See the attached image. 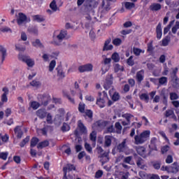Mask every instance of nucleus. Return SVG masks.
<instances>
[{
  "label": "nucleus",
  "instance_id": "nucleus-32",
  "mask_svg": "<svg viewBox=\"0 0 179 179\" xmlns=\"http://www.w3.org/2000/svg\"><path fill=\"white\" fill-rule=\"evenodd\" d=\"M115 72H122L124 71V66L120 65L119 64H115L113 65Z\"/></svg>",
  "mask_w": 179,
  "mask_h": 179
},
{
  "label": "nucleus",
  "instance_id": "nucleus-28",
  "mask_svg": "<svg viewBox=\"0 0 179 179\" xmlns=\"http://www.w3.org/2000/svg\"><path fill=\"white\" fill-rule=\"evenodd\" d=\"M33 20H34V22H44L45 20V18H44V17L41 16V15H34L33 17Z\"/></svg>",
  "mask_w": 179,
  "mask_h": 179
},
{
  "label": "nucleus",
  "instance_id": "nucleus-37",
  "mask_svg": "<svg viewBox=\"0 0 179 179\" xmlns=\"http://www.w3.org/2000/svg\"><path fill=\"white\" fill-rule=\"evenodd\" d=\"M152 167L155 169V170H160V167L162 166V162H159V161H155L153 162L152 163Z\"/></svg>",
  "mask_w": 179,
  "mask_h": 179
},
{
  "label": "nucleus",
  "instance_id": "nucleus-58",
  "mask_svg": "<svg viewBox=\"0 0 179 179\" xmlns=\"http://www.w3.org/2000/svg\"><path fill=\"white\" fill-rule=\"evenodd\" d=\"M133 52L135 55H141V52H143V51L138 48H133Z\"/></svg>",
  "mask_w": 179,
  "mask_h": 179
},
{
  "label": "nucleus",
  "instance_id": "nucleus-50",
  "mask_svg": "<svg viewBox=\"0 0 179 179\" xmlns=\"http://www.w3.org/2000/svg\"><path fill=\"white\" fill-rule=\"evenodd\" d=\"M101 162L102 164H104L106 162H108V153L103 154L101 157Z\"/></svg>",
  "mask_w": 179,
  "mask_h": 179
},
{
  "label": "nucleus",
  "instance_id": "nucleus-1",
  "mask_svg": "<svg viewBox=\"0 0 179 179\" xmlns=\"http://www.w3.org/2000/svg\"><path fill=\"white\" fill-rule=\"evenodd\" d=\"M150 138V131L145 130L141 134L136 135L134 136V143L135 145H143L146 141Z\"/></svg>",
  "mask_w": 179,
  "mask_h": 179
},
{
  "label": "nucleus",
  "instance_id": "nucleus-22",
  "mask_svg": "<svg viewBox=\"0 0 179 179\" xmlns=\"http://www.w3.org/2000/svg\"><path fill=\"white\" fill-rule=\"evenodd\" d=\"M119 152H124L127 149V139H124L123 141L117 145Z\"/></svg>",
  "mask_w": 179,
  "mask_h": 179
},
{
  "label": "nucleus",
  "instance_id": "nucleus-49",
  "mask_svg": "<svg viewBox=\"0 0 179 179\" xmlns=\"http://www.w3.org/2000/svg\"><path fill=\"white\" fill-rule=\"evenodd\" d=\"M113 44L114 45H116L117 47H118L120 44H122V40H121L118 38H116L113 40Z\"/></svg>",
  "mask_w": 179,
  "mask_h": 179
},
{
  "label": "nucleus",
  "instance_id": "nucleus-41",
  "mask_svg": "<svg viewBox=\"0 0 179 179\" xmlns=\"http://www.w3.org/2000/svg\"><path fill=\"white\" fill-rule=\"evenodd\" d=\"M173 24H174V21H171L169 24L164 29V34H167L169 31H170V29H171Z\"/></svg>",
  "mask_w": 179,
  "mask_h": 179
},
{
  "label": "nucleus",
  "instance_id": "nucleus-63",
  "mask_svg": "<svg viewBox=\"0 0 179 179\" xmlns=\"http://www.w3.org/2000/svg\"><path fill=\"white\" fill-rule=\"evenodd\" d=\"M78 110L80 113H85V103H80Z\"/></svg>",
  "mask_w": 179,
  "mask_h": 179
},
{
  "label": "nucleus",
  "instance_id": "nucleus-64",
  "mask_svg": "<svg viewBox=\"0 0 179 179\" xmlns=\"http://www.w3.org/2000/svg\"><path fill=\"white\" fill-rule=\"evenodd\" d=\"M136 164H137L138 167H140V169H143V159H139L137 161Z\"/></svg>",
  "mask_w": 179,
  "mask_h": 179
},
{
  "label": "nucleus",
  "instance_id": "nucleus-38",
  "mask_svg": "<svg viewBox=\"0 0 179 179\" xmlns=\"http://www.w3.org/2000/svg\"><path fill=\"white\" fill-rule=\"evenodd\" d=\"M111 59L114 62H120V55L117 52H114L111 56Z\"/></svg>",
  "mask_w": 179,
  "mask_h": 179
},
{
  "label": "nucleus",
  "instance_id": "nucleus-31",
  "mask_svg": "<svg viewBox=\"0 0 179 179\" xmlns=\"http://www.w3.org/2000/svg\"><path fill=\"white\" fill-rule=\"evenodd\" d=\"M96 138H97V134L96 133L95 131H93L90 134V139L92 141V142H94V146H96Z\"/></svg>",
  "mask_w": 179,
  "mask_h": 179
},
{
  "label": "nucleus",
  "instance_id": "nucleus-34",
  "mask_svg": "<svg viewBox=\"0 0 179 179\" xmlns=\"http://www.w3.org/2000/svg\"><path fill=\"white\" fill-rule=\"evenodd\" d=\"M124 5L125 8L128 9L129 10H130V9L135 8V3L132 2L126 1L124 3Z\"/></svg>",
  "mask_w": 179,
  "mask_h": 179
},
{
  "label": "nucleus",
  "instance_id": "nucleus-20",
  "mask_svg": "<svg viewBox=\"0 0 179 179\" xmlns=\"http://www.w3.org/2000/svg\"><path fill=\"white\" fill-rule=\"evenodd\" d=\"M37 116L43 120V118H45L47 117V112L45 111V109H39L36 111Z\"/></svg>",
  "mask_w": 179,
  "mask_h": 179
},
{
  "label": "nucleus",
  "instance_id": "nucleus-36",
  "mask_svg": "<svg viewBox=\"0 0 179 179\" xmlns=\"http://www.w3.org/2000/svg\"><path fill=\"white\" fill-rule=\"evenodd\" d=\"M78 128H80V130L81 132H83L84 134H86L87 132V130L86 129V127L82 123V121H78Z\"/></svg>",
  "mask_w": 179,
  "mask_h": 179
},
{
  "label": "nucleus",
  "instance_id": "nucleus-44",
  "mask_svg": "<svg viewBox=\"0 0 179 179\" xmlns=\"http://www.w3.org/2000/svg\"><path fill=\"white\" fill-rule=\"evenodd\" d=\"M29 57V56H26L22 54H19V55H18V59L20 61H22V62H26Z\"/></svg>",
  "mask_w": 179,
  "mask_h": 179
},
{
  "label": "nucleus",
  "instance_id": "nucleus-40",
  "mask_svg": "<svg viewBox=\"0 0 179 179\" xmlns=\"http://www.w3.org/2000/svg\"><path fill=\"white\" fill-rule=\"evenodd\" d=\"M25 64H27V66L31 68L34 66V59L29 57L28 59H27V62H25Z\"/></svg>",
  "mask_w": 179,
  "mask_h": 179
},
{
  "label": "nucleus",
  "instance_id": "nucleus-17",
  "mask_svg": "<svg viewBox=\"0 0 179 179\" xmlns=\"http://www.w3.org/2000/svg\"><path fill=\"white\" fill-rule=\"evenodd\" d=\"M165 117H170L171 118H173V120H175V121H177V117L174 114L173 110H171V109L167 110L165 112Z\"/></svg>",
  "mask_w": 179,
  "mask_h": 179
},
{
  "label": "nucleus",
  "instance_id": "nucleus-47",
  "mask_svg": "<svg viewBox=\"0 0 179 179\" xmlns=\"http://www.w3.org/2000/svg\"><path fill=\"white\" fill-rule=\"evenodd\" d=\"M122 118H124V120H126V121L131 122V119L134 116L129 113H125V114L122 115Z\"/></svg>",
  "mask_w": 179,
  "mask_h": 179
},
{
  "label": "nucleus",
  "instance_id": "nucleus-23",
  "mask_svg": "<svg viewBox=\"0 0 179 179\" xmlns=\"http://www.w3.org/2000/svg\"><path fill=\"white\" fill-rule=\"evenodd\" d=\"M101 7H102V8L103 9V10L105 12H108V10H110L111 9V7L110 6V1H102V4H101Z\"/></svg>",
  "mask_w": 179,
  "mask_h": 179
},
{
  "label": "nucleus",
  "instance_id": "nucleus-39",
  "mask_svg": "<svg viewBox=\"0 0 179 179\" xmlns=\"http://www.w3.org/2000/svg\"><path fill=\"white\" fill-rule=\"evenodd\" d=\"M140 99L143 100V101H145V103H149V95H148V94H141L140 95Z\"/></svg>",
  "mask_w": 179,
  "mask_h": 179
},
{
  "label": "nucleus",
  "instance_id": "nucleus-62",
  "mask_svg": "<svg viewBox=\"0 0 179 179\" xmlns=\"http://www.w3.org/2000/svg\"><path fill=\"white\" fill-rule=\"evenodd\" d=\"M124 162L127 163V164H132V157H127L124 158Z\"/></svg>",
  "mask_w": 179,
  "mask_h": 179
},
{
  "label": "nucleus",
  "instance_id": "nucleus-7",
  "mask_svg": "<svg viewBox=\"0 0 179 179\" xmlns=\"http://www.w3.org/2000/svg\"><path fill=\"white\" fill-rule=\"evenodd\" d=\"M3 94L1 95V104L8 102V94H9V90L6 87L3 88Z\"/></svg>",
  "mask_w": 179,
  "mask_h": 179
},
{
  "label": "nucleus",
  "instance_id": "nucleus-54",
  "mask_svg": "<svg viewBox=\"0 0 179 179\" xmlns=\"http://www.w3.org/2000/svg\"><path fill=\"white\" fill-rule=\"evenodd\" d=\"M178 29H179V21H177L176 22L175 26L173 27V28H172V33L173 34H176L177 33V30H178Z\"/></svg>",
  "mask_w": 179,
  "mask_h": 179
},
{
  "label": "nucleus",
  "instance_id": "nucleus-61",
  "mask_svg": "<svg viewBox=\"0 0 179 179\" xmlns=\"http://www.w3.org/2000/svg\"><path fill=\"white\" fill-rule=\"evenodd\" d=\"M160 72H162V69H155L153 72H152V75L154 76H160Z\"/></svg>",
  "mask_w": 179,
  "mask_h": 179
},
{
  "label": "nucleus",
  "instance_id": "nucleus-21",
  "mask_svg": "<svg viewBox=\"0 0 179 179\" xmlns=\"http://www.w3.org/2000/svg\"><path fill=\"white\" fill-rule=\"evenodd\" d=\"M33 47H36V48H43L44 45L40 41V39H36L31 42Z\"/></svg>",
  "mask_w": 179,
  "mask_h": 179
},
{
  "label": "nucleus",
  "instance_id": "nucleus-45",
  "mask_svg": "<svg viewBox=\"0 0 179 179\" xmlns=\"http://www.w3.org/2000/svg\"><path fill=\"white\" fill-rule=\"evenodd\" d=\"M30 106H31V108H33V110H37V108H38V107H40V103L34 101L31 102Z\"/></svg>",
  "mask_w": 179,
  "mask_h": 179
},
{
  "label": "nucleus",
  "instance_id": "nucleus-14",
  "mask_svg": "<svg viewBox=\"0 0 179 179\" xmlns=\"http://www.w3.org/2000/svg\"><path fill=\"white\" fill-rule=\"evenodd\" d=\"M51 101V96L48 94L44 95L41 98V101L43 106H47Z\"/></svg>",
  "mask_w": 179,
  "mask_h": 179
},
{
  "label": "nucleus",
  "instance_id": "nucleus-33",
  "mask_svg": "<svg viewBox=\"0 0 179 179\" xmlns=\"http://www.w3.org/2000/svg\"><path fill=\"white\" fill-rule=\"evenodd\" d=\"M144 75H145V71H143V70L137 73L136 78H137L138 82H142Z\"/></svg>",
  "mask_w": 179,
  "mask_h": 179
},
{
  "label": "nucleus",
  "instance_id": "nucleus-55",
  "mask_svg": "<svg viewBox=\"0 0 179 179\" xmlns=\"http://www.w3.org/2000/svg\"><path fill=\"white\" fill-rule=\"evenodd\" d=\"M37 143H38V138H32V139L31 140V148H34V146H36Z\"/></svg>",
  "mask_w": 179,
  "mask_h": 179
},
{
  "label": "nucleus",
  "instance_id": "nucleus-27",
  "mask_svg": "<svg viewBox=\"0 0 179 179\" xmlns=\"http://www.w3.org/2000/svg\"><path fill=\"white\" fill-rule=\"evenodd\" d=\"M57 77L59 79H64L65 78V73L62 71L61 68H57Z\"/></svg>",
  "mask_w": 179,
  "mask_h": 179
},
{
  "label": "nucleus",
  "instance_id": "nucleus-24",
  "mask_svg": "<svg viewBox=\"0 0 179 179\" xmlns=\"http://www.w3.org/2000/svg\"><path fill=\"white\" fill-rule=\"evenodd\" d=\"M76 168L75 167V166L71 164H69L65 167L63 168V171L64 174L66 175V171H72V170H76Z\"/></svg>",
  "mask_w": 179,
  "mask_h": 179
},
{
  "label": "nucleus",
  "instance_id": "nucleus-42",
  "mask_svg": "<svg viewBox=\"0 0 179 179\" xmlns=\"http://www.w3.org/2000/svg\"><path fill=\"white\" fill-rule=\"evenodd\" d=\"M115 128L116 129L117 134H121V131L122 130V126H121V123L116 122L115 124Z\"/></svg>",
  "mask_w": 179,
  "mask_h": 179
},
{
  "label": "nucleus",
  "instance_id": "nucleus-60",
  "mask_svg": "<svg viewBox=\"0 0 179 179\" xmlns=\"http://www.w3.org/2000/svg\"><path fill=\"white\" fill-rule=\"evenodd\" d=\"M90 38L91 40H95L96 39V33L94 32V29H91L90 31Z\"/></svg>",
  "mask_w": 179,
  "mask_h": 179
},
{
  "label": "nucleus",
  "instance_id": "nucleus-6",
  "mask_svg": "<svg viewBox=\"0 0 179 179\" xmlns=\"http://www.w3.org/2000/svg\"><path fill=\"white\" fill-rule=\"evenodd\" d=\"M109 94L113 101H118V100H120V93L117 92L114 87H112L109 90Z\"/></svg>",
  "mask_w": 179,
  "mask_h": 179
},
{
  "label": "nucleus",
  "instance_id": "nucleus-18",
  "mask_svg": "<svg viewBox=\"0 0 179 179\" xmlns=\"http://www.w3.org/2000/svg\"><path fill=\"white\" fill-rule=\"evenodd\" d=\"M150 9L154 12H157V10H160L162 9V5H160V3H153L150 6Z\"/></svg>",
  "mask_w": 179,
  "mask_h": 179
},
{
  "label": "nucleus",
  "instance_id": "nucleus-26",
  "mask_svg": "<svg viewBox=\"0 0 179 179\" xmlns=\"http://www.w3.org/2000/svg\"><path fill=\"white\" fill-rule=\"evenodd\" d=\"M106 127V122L103 121H97L93 125V128H104Z\"/></svg>",
  "mask_w": 179,
  "mask_h": 179
},
{
  "label": "nucleus",
  "instance_id": "nucleus-57",
  "mask_svg": "<svg viewBox=\"0 0 179 179\" xmlns=\"http://www.w3.org/2000/svg\"><path fill=\"white\" fill-rule=\"evenodd\" d=\"M169 151H170V147L169 145L163 146L161 149L162 155H164V153H167V152Z\"/></svg>",
  "mask_w": 179,
  "mask_h": 179
},
{
  "label": "nucleus",
  "instance_id": "nucleus-15",
  "mask_svg": "<svg viewBox=\"0 0 179 179\" xmlns=\"http://www.w3.org/2000/svg\"><path fill=\"white\" fill-rule=\"evenodd\" d=\"M111 142H113V136H106L104 138V147L110 148L111 146Z\"/></svg>",
  "mask_w": 179,
  "mask_h": 179
},
{
  "label": "nucleus",
  "instance_id": "nucleus-10",
  "mask_svg": "<svg viewBox=\"0 0 179 179\" xmlns=\"http://www.w3.org/2000/svg\"><path fill=\"white\" fill-rule=\"evenodd\" d=\"M111 43V38L107 39L105 43L103 48V51H110V50H113L114 48V46L113 45H110Z\"/></svg>",
  "mask_w": 179,
  "mask_h": 179
},
{
  "label": "nucleus",
  "instance_id": "nucleus-56",
  "mask_svg": "<svg viewBox=\"0 0 179 179\" xmlns=\"http://www.w3.org/2000/svg\"><path fill=\"white\" fill-rule=\"evenodd\" d=\"M69 129H71L69 124L64 123L62 127V131H63V132H66V131H69Z\"/></svg>",
  "mask_w": 179,
  "mask_h": 179
},
{
  "label": "nucleus",
  "instance_id": "nucleus-12",
  "mask_svg": "<svg viewBox=\"0 0 179 179\" xmlns=\"http://www.w3.org/2000/svg\"><path fill=\"white\" fill-rule=\"evenodd\" d=\"M0 55H1V57H0V65H2L5 57L6 56V49L2 45H0Z\"/></svg>",
  "mask_w": 179,
  "mask_h": 179
},
{
  "label": "nucleus",
  "instance_id": "nucleus-43",
  "mask_svg": "<svg viewBox=\"0 0 179 179\" xmlns=\"http://www.w3.org/2000/svg\"><path fill=\"white\" fill-rule=\"evenodd\" d=\"M169 43H170V36H168L162 40L163 47H167V45H169Z\"/></svg>",
  "mask_w": 179,
  "mask_h": 179
},
{
  "label": "nucleus",
  "instance_id": "nucleus-4",
  "mask_svg": "<svg viewBox=\"0 0 179 179\" xmlns=\"http://www.w3.org/2000/svg\"><path fill=\"white\" fill-rule=\"evenodd\" d=\"M114 80V77H113V74H108L106 78L105 83L103 85L104 89L106 90H108L110 87L113 88V82Z\"/></svg>",
  "mask_w": 179,
  "mask_h": 179
},
{
  "label": "nucleus",
  "instance_id": "nucleus-52",
  "mask_svg": "<svg viewBox=\"0 0 179 179\" xmlns=\"http://www.w3.org/2000/svg\"><path fill=\"white\" fill-rule=\"evenodd\" d=\"M30 141V136H27L24 139L22 140V141L20 143V145L21 148H24V145Z\"/></svg>",
  "mask_w": 179,
  "mask_h": 179
},
{
  "label": "nucleus",
  "instance_id": "nucleus-46",
  "mask_svg": "<svg viewBox=\"0 0 179 179\" xmlns=\"http://www.w3.org/2000/svg\"><path fill=\"white\" fill-rule=\"evenodd\" d=\"M109 69H110V65L103 64L101 68L102 75H104V73H106V72H108Z\"/></svg>",
  "mask_w": 179,
  "mask_h": 179
},
{
  "label": "nucleus",
  "instance_id": "nucleus-9",
  "mask_svg": "<svg viewBox=\"0 0 179 179\" xmlns=\"http://www.w3.org/2000/svg\"><path fill=\"white\" fill-rule=\"evenodd\" d=\"M27 19V17L26 16V15L23 14L22 13H20L17 17V24H19L20 26L21 24H23V23L26 22Z\"/></svg>",
  "mask_w": 179,
  "mask_h": 179
},
{
  "label": "nucleus",
  "instance_id": "nucleus-53",
  "mask_svg": "<svg viewBox=\"0 0 179 179\" xmlns=\"http://www.w3.org/2000/svg\"><path fill=\"white\" fill-rule=\"evenodd\" d=\"M159 85H167V77H162L159 78Z\"/></svg>",
  "mask_w": 179,
  "mask_h": 179
},
{
  "label": "nucleus",
  "instance_id": "nucleus-13",
  "mask_svg": "<svg viewBox=\"0 0 179 179\" xmlns=\"http://www.w3.org/2000/svg\"><path fill=\"white\" fill-rule=\"evenodd\" d=\"M136 152L138 155L142 157H146V148L143 146H138L136 148Z\"/></svg>",
  "mask_w": 179,
  "mask_h": 179
},
{
  "label": "nucleus",
  "instance_id": "nucleus-29",
  "mask_svg": "<svg viewBox=\"0 0 179 179\" xmlns=\"http://www.w3.org/2000/svg\"><path fill=\"white\" fill-rule=\"evenodd\" d=\"M56 65H57V62L55 60H52L50 62L49 66L48 67L49 72H52V71H54V69L55 68Z\"/></svg>",
  "mask_w": 179,
  "mask_h": 179
},
{
  "label": "nucleus",
  "instance_id": "nucleus-35",
  "mask_svg": "<svg viewBox=\"0 0 179 179\" xmlns=\"http://www.w3.org/2000/svg\"><path fill=\"white\" fill-rule=\"evenodd\" d=\"M129 176V173L120 172L117 175V178L118 179H128Z\"/></svg>",
  "mask_w": 179,
  "mask_h": 179
},
{
  "label": "nucleus",
  "instance_id": "nucleus-59",
  "mask_svg": "<svg viewBox=\"0 0 179 179\" xmlns=\"http://www.w3.org/2000/svg\"><path fill=\"white\" fill-rule=\"evenodd\" d=\"M46 121L48 124H52V115H51V113L47 114Z\"/></svg>",
  "mask_w": 179,
  "mask_h": 179
},
{
  "label": "nucleus",
  "instance_id": "nucleus-11",
  "mask_svg": "<svg viewBox=\"0 0 179 179\" xmlns=\"http://www.w3.org/2000/svg\"><path fill=\"white\" fill-rule=\"evenodd\" d=\"M149 148L150 149H151V150H157V138L152 137L151 138Z\"/></svg>",
  "mask_w": 179,
  "mask_h": 179
},
{
  "label": "nucleus",
  "instance_id": "nucleus-30",
  "mask_svg": "<svg viewBox=\"0 0 179 179\" xmlns=\"http://www.w3.org/2000/svg\"><path fill=\"white\" fill-rule=\"evenodd\" d=\"M50 145V142L48 141H44L39 143L37 145L38 149H43V148H47Z\"/></svg>",
  "mask_w": 179,
  "mask_h": 179
},
{
  "label": "nucleus",
  "instance_id": "nucleus-2",
  "mask_svg": "<svg viewBox=\"0 0 179 179\" xmlns=\"http://www.w3.org/2000/svg\"><path fill=\"white\" fill-rule=\"evenodd\" d=\"M108 101V95L106 92H99L98 96L96 97V104L99 106L100 108H104L106 103Z\"/></svg>",
  "mask_w": 179,
  "mask_h": 179
},
{
  "label": "nucleus",
  "instance_id": "nucleus-19",
  "mask_svg": "<svg viewBox=\"0 0 179 179\" xmlns=\"http://www.w3.org/2000/svg\"><path fill=\"white\" fill-rule=\"evenodd\" d=\"M156 33H157V38L160 40L162 38V36H163V32L162 31V24L159 23L156 28Z\"/></svg>",
  "mask_w": 179,
  "mask_h": 179
},
{
  "label": "nucleus",
  "instance_id": "nucleus-5",
  "mask_svg": "<svg viewBox=\"0 0 179 179\" xmlns=\"http://www.w3.org/2000/svg\"><path fill=\"white\" fill-rule=\"evenodd\" d=\"M78 71L81 73L83 72H92L93 71V64H87L78 67Z\"/></svg>",
  "mask_w": 179,
  "mask_h": 179
},
{
  "label": "nucleus",
  "instance_id": "nucleus-3",
  "mask_svg": "<svg viewBox=\"0 0 179 179\" xmlns=\"http://www.w3.org/2000/svg\"><path fill=\"white\" fill-rule=\"evenodd\" d=\"M66 31H60L59 34H55L53 36L55 44L59 45L62 40L66 37Z\"/></svg>",
  "mask_w": 179,
  "mask_h": 179
},
{
  "label": "nucleus",
  "instance_id": "nucleus-8",
  "mask_svg": "<svg viewBox=\"0 0 179 179\" xmlns=\"http://www.w3.org/2000/svg\"><path fill=\"white\" fill-rule=\"evenodd\" d=\"M14 134L17 139H22V136H23V130H22V127L20 126L15 127L14 129Z\"/></svg>",
  "mask_w": 179,
  "mask_h": 179
},
{
  "label": "nucleus",
  "instance_id": "nucleus-51",
  "mask_svg": "<svg viewBox=\"0 0 179 179\" xmlns=\"http://www.w3.org/2000/svg\"><path fill=\"white\" fill-rule=\"evenodd\" d=\"M85 148L87 152H88V153H90V154L93 153V149L92 148V146H90V144L85 143Z\"/></svg>",
  "mask_w": 179,
  "mask_h": 179
},
{
  "label": "nucleus",
  "instance_id": "nucleus-16",
  "mask_svg": "<svg viewBox=\"0 0 179 179\" xmlns=\"http://www.w3.org/2000/svg\"><path fill=\"white\" fill-rule=\"evenodd\" d=\"M179 171V166L177 162H174L171 166H169V173H178Z\"/></svg>",
  "mask_w": 179,
  "mask_h": 179
},
{
  "label": "nucleus",
  "instance_id": "nucleus-48",
  "mask_svg": "<svg viewBox=\"0 0 179 179\" xmlns=\"http://www.w3.org/2000/svg\"><path fill=\"white\" fill-rule=\"evenodd\" d=\"M172 83L174 87H179V79L177 77H173Z\"/></svg>",
  "mask_w": 179,
  "mask_h": 179
},
{
  "label": "nucleus",
  "instance_id": "nucleus-25",
  "mask_svg": "<svg viewBox=\"0 0 179 179\" xmlns=\"http://www.w3.org/2000/svg\"><path fill=\"white\" fill-rule=\"evenodd\" d=\"M50 8L53 12L59 10V8H58V6H57V1L55 0H52V1L50 3Z\"/></svg>",
  "mask_w": 179,
  "mask_h": 179
}]
</instances>
